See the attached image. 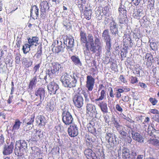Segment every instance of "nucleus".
Instances as JSON below:
<instances>
[{
  "label": "nucleus",
  "mask_w": 159,
  "mask_h": 159,
  "mask_svg": "<svg viewBox=\"0 0 159 159\" xmlns=\"http://www.w3.org/2000/svg\"><path fill=\"white\" fill-rule=\"evenodd\" d=\"M95 125V123L94 121L93 120L90 121L89 123L87 125V127L88 129L91 127H93Z\"/></svg>",
  "instance_id": "49"
},
{
  "label": "nucleus",
  "mask_w": 159,
  "mask_h": 159,
  "mask_svg": "<svg viewBox=\"0 0 159 159\" xmlns=\"http://www.w3.org/2000/svg\"><path fill=\"white\" fill-rule=\"evenodd\" d=\"M52 66L56 72H57L58 74L59 73V72H61L63 68L61 66V64L59 63L56 62L52 63Z\"/></svg>",
  "instance_id": "32"
},
{
  "label": "nucleus",
  "mask_w": 159,
  "mask_h": 159,
  "mask_svg": "<svg viewBox=\"0 0 159 159\" xmlns=\"http://www.w3.org/2000/svg\"><path fill=\"white\" fill-rule=\"evenodd\" d=\"M79 78L77 75H72L65 73L61 77V81L63 86L67 88H71L76 86L77 80Z\"/></svg>",
  "instance_id": "2"
},
{
  "label": "nucleus",
  "mask_w": 159,
  "mask_h": 159,
  "mask_svg": "<svg viewBox=\"0 0 159 159\" xmlns=\"http://www.w3.org/2000/svg\"><path fill=\"white\" fill-rule=\"evenodd\" d=\"M87 113L88 114L92 113L96 116L97 114L95 106L92 104H88L86 106Z\"/></svg>",
  "instance_id": "19"
},
{
  "label": "nucleus",
  "mask_w": 159,
  "mask_h": 159,
  "mask_svg": "<svg viewBox=\"0 0 159 159\" xmlns=\"http://www.w3.org/2000/svg\"><path fill=\"white\" fill-rule=\"evenodd\" d=\"M149 42L150 47L154 51L157 50L158 49L157 43H156L154 42H150V41H149Z\"/></svg>",
  "instance_id": "40"
},
{
  "label": "nucleus",
  "mask_w": 159,
  "mask_h": 159,
  "mask_svg": "<svg viewBox=\"0 0 159 159\" xmlns=\"http://www.w3.org/2000/svg\"><path fill=\"white\" fill-rule=\"evenodd\" d=\"M46 75H48L50 78H53L56 75H58L57 72L53 67L49 66L47 70Z\"/></svg>",
  "instance_id": "22"
},
{
  "label": "nucleus",
  "mask_w": 159,
  "mask_h": 159,
  "mask_svg": "<svg viewBox=\"0 0 159 159\" xmlns=\"http://www.w3.org/2000/svg\"><path fill=\"white\" fill-rule=\"evenodd\" d=\"M47 88L50 95L58 93V90L59 87L58 84L55 82L53 81L50 82L48 85Z\"/></svg>",
  "instance_id": "9"
},
{
  "label": "nucleus",
  "mask_w": 159,
  "mask_h": 159,
  "mask_svg": "<svg viewBox=\"0 0 159 159\" xmlns=\"http://www.w3.org/2000/svg\"><path fill=\"white\" fill-rule=\"evenodd\" d=\"M110 30L111 34L113 36L116 37L117 35H118V29H110Z\"/></svg>",
  "instance_id": "42"
},
{
  "label": "nucleus",
  "mask_w": 159,
  "mask_h": 159,
  "mask_svg": "<svg viewBox=\"0 0 159 159\" xmlns=\"http://www.w3.org/2000/svg\"><path fill=\"white\" fill-rule=\"evenodd\" d=\"M20 54H17L16 56L15 57L16 62V64H20V57H21Z\"/></svg>",
  "instance_id": "52"
},
{
  "label": "nucleus",
  "mask_w": 159,
  "mask_h": 159,
  "mask_svg": "<svg viewBox=\"0 0 159 159\" xmlns=\"http://www.w3.org/2000/svg\"><path fill=\"white\" fill-rule=\"evenodd\" d=\"M137 155V153L136 152V155L135 156H134L132 159H143V155H139L136 158V156Z\"/></svg>",
  "instance_id": "62"
},
{
  "label": "nucleus",
  "mask_w": 159,
  "mask_h": 159,
  "mask_svg": "<svg viewBox=\"0 0 159 159\" xmlns=\"http://www.w3.org/2000/svg\"><path fill=\"white\" fill-rule=\"evenodd\" d=\"M143 71L141 69V68L140 66L138 67H135V73L136 74L137 76L138 77L141 76L140 72L141 71Z\"/></svg>",
  "instance_id": "45"
},
{
  "label": "nucleus",
  "mask_w": 159,
  "mask_h": 159,
  "mask_svg": "<svg viewBox=\"0 0 159 159\" xmlns=\"http://www.w3.org/2000/svg\"><path fill=\"white\" fill-rule=\"evenodd\" d=\"M30 16L34 20L37 19L39 17V8L36 5H32L30 10Z\"/></svg>",
  "instance_id": "14"
},
{
  "label": "nucleus",
  "mask_w": 159,
  "mask_h": 159,
  "mask_svg": "<svg viewBox=\"0 0 159 159\" xmlns=\"http://www.w3.org/2000/svg\"><path fill=\"white\" fill-rule=\"evenodd\" d=\"M118 129H116L120 135L119 138L120 139H125L127 137L128 134L125 131V127L122 126Z\"/></svg>",
  "instance_id": "20"
},
{
  "label": "nucleus",
  "mask_w": 159,
  "mask_h": 159,
  "mask_svg": "<svg viewBox=\"0 0 159 159\" xmlns=\"http://www.w3.org/2000/svg\"><path fill=\"white\" fill-rule=\"evenodd\" d=\"M86 157L88 159H98L96 153L90 148L86 149L84 152Z\"/></svg>",
  "instance_id": "15"
},
{
  "label": "nucleus",
  "mask_w": 159,
  "mask_h": 159,
  "mask_svg": "<svg viewBox=\"0 0 159 159\" xmlns=\"http://www.w3.org/2000/svg\"><path fill=\"white\" fill-rule=\"evenodd\" d=\"M54 105L53 104H51V103H48L46 106V108L48 111H53L54 110Z\"/></svg>",
  "instance_id": "43"
},
{
  "label": "nucleus",
  "mask_w": 159,
  "mask_h": 159,
  "mask_svg": "<svg viewBox=\"0 0 159 159\" xmlns=\"http://www.w3.org/2000/svg\"><path fill=\"white\" fill-rule=\"evenodd\" d=\"M85 50L84 51V53L85 57L91 55V53L90 52H92L93 53H95L97 51H93L92 50H91V49H88L86 47H85Z\"/></svg>",
  "instance_id": "41"
},
{
  "label": "nucleus",
  "mask_w": 159,
  "mask_h": 159,
  "mask_svg": "<svg viewBox=\"0 0 159 159\" xmlns=\"http://www.w3.org/2000/svg\"><path fill=\"white\" fill-rule=\"evenodd\" d=\"M29 46V44L28 43H26L24 45H23L22 48V50L23 52V53L25 54H26L28 53V51H26V49H28V46Z\"/></svg>",
  "instance_id": "53"
},
{
  "label": "nucleus",
  "mask_w": 159,
  "mask_h": 159,
  "mask_svg": "<svg viewBox=\"0 0 159 159\" xmlns=\"http://www.w3.org/2000/svg\"><path fill=\"white\" fill-rule=\"evenodd\" d=\"M60 44L58 45L57 46L54 47L52 49V51L55 53H59L60 52H64L65 47L62 46V42L60 41Z\"/></svg>",
  "instance_id": "27"
},
{
  "label": "nucleus",
  "mask_w": 159,
  "mask_h": 159,
  "mask_svg": "<svg viewBox=\"0 0 159 159\" xmlns=\"http://www.w3.org/2000/svg\"><path fill=\"white\" fill-rule=\"evenodd\" d=\"M21 38H19V37H17V39L16 40V45L17 46V47L18 48H20V43H21V40H20Z\"/></svg>",
  "instance_id": "60"
},
{
  "label": "nucleus",
  "mask_w": 159,
  "mask_h": 159,
  "mask_svg": "<svg viewBox=\"0 0 159 159\" xmlns=\"http://www.w3.org/2000/svg\"><path fill=\"white\" fill-rule=\"evenodd\" d=\"M80 42L81 44H85V47L88 49H92L94 47V37L91 33H87L86 34L85 31L80 30Z\"/></svg>",
  "instance_id": "1"
},
{
  "label": "nucleus",
  "mask_w": 159,
  "mask_h": 159,
  "mask_svg": "<svg viewBox=\"0 0 159 159\" xmlns=\"http://www.w3.org/2000/svg\"><path fill=\"white\" fill-rule=\"evenodd\" d=\"M33 62L31 61H30L27 62H25L24 63V65H25L26 68H29L32 65Z\"/></svg>",
  "instance_id": "54"
},
{
  "label": "nucleus",
  "mask_w": 159,
  "mask_h": 159,
  "mask_svg": "<svg viewBox=\"0 0 159 159\" xmlns=\"http://www.w3.org/2000/svg\"><path fill=\"white\" fill-rule=\"evenodd\" d=\"M37 82V77L36 76H34L33 78L31 80L30 82L29 89L30 90H32L33 86L35 85Z\"/></svg>",
  "instance_id": "38"
},
{
  "label": "nucleus",
  "mask_w": 159,
  "mask_h": 159,
  "mask_svg": "<svg viewBox=\"0 0 159 159\" xmlns=\"http://www.w3.org/2000/svg\"><path fill=\"white\" fill-rule=\"evenodd\" d=\"M94 81V79L91 76H87L86 86L89 91H91L93 89Z\"/></svg>",
  "instance_id": "17"
},
{
  "label": "nucleus",
  "mask_w": 159,
  "mask_h": 159,
  "mask_svg": "<svg viewBox=\"0 0 159 159\" xmlns=\"http://www.w3.org/2000/svg\"><path fill=\"white\" fill-rule=\"evenodd\" d=\"M34 116H31L25 119L24 122L26 123V128L27 129H30L33 126V123L34 120Z\"/></svg>",
  "instance_id": "16"
},
{
  "label": "nucleus",
  "mask_w": 159,
  "mask_h": 159,
  "mask_svg": "<svg viewBox=\"0 0 159 159\" xmlns=\"http://www.w3.org/2000/svg\"><path fill=\"white\" fill-rule=\"evenodd\" d=\"M73 100L75 106L78 108L82 107L84 104V99L81 94L78 93L75 95L73 98Z\"/></svg>",
  "instance_id": "8"
},
{
  "label": "nucleus",
  "mask_w": 159,
  "mask_h": 159,
  "mask_svg": "<svg viewBox=\"0 0 159 159\" xmlns=\"http://www.w3.org/2000/svg\"><path fill=\"white\" fill-rule=\"evenodd\" d=\"M153 145L157 146L159 148V140L157 139H152Z\"/></svg>",
  "instance_id": "55"
},
{
  "label": "nucleus",
  "mask_w": 159,
  "mask_h": 159,
  "mask_svg": "<svg viewBox=\"0 0 159 159\" xmlns=\"http://www.w3.org/2000/svg\"><path fill=\"white\" fill-rule=\"evenodd\" d=\"M88 131L92 134H94L96 132V129L94 128V126L91 127L88 129Z\"/></svg>",
  "instance_id": "64"
},
{
  "label": "nucleus",
  "mask_w": 159,
  "mask_h": 159,
  "mask_svg": "<svg viewBox=\"0 0 159 159\" xmlns=\"http://www.w3.org/2000/svg\"><path fill=\"white\" fill-rule=\"evenodd\" d=\"M145 59L147 60L146 63L148 66H151L154 62V59L151 53H147L145 56Z\"/></svg>",
  "instance_id": "30"
},
{
  "label": "nucleus",
  "mask_w": 159,
  "mask_h": 159,
  "mask_svg": "<svg viewBox=\"0 0 159 159\" xmlns=\"http://www.w3.org/2000/svg\"><path fill=\"white\" fill-rule=\"evenodd\" d=\"M92 13V11L91 9H88V8L85 7L84 11V15L85 17L88 20L91 19V16Z\"/></svg>",
  "instance_id": "37"
},
{
  "label": "nucleus",
  "mask_w": 159,
  "mask_h": 159,
  "mask_svg": "<svg viewBox=\"0 0 159 159\" xmlns=\"http://www.w3.org/2000/svg\"><path fill=\"white\" fill-rule=\"evenodd\" d=\"M143 7L141 6L139 8L137 9V11L134 12L133 16L134 18L136 19H139L141 17L143 16V19L144 20V11L143 10Z\"/></svg>",
  "instance_id": "18"
},
{
  "label": "nucleus",
  "mask_w": 159,
  "mask_h": 159,
  "mask_svg": "<svg viewBox=\"0 0 159 159\" xmlns=\"http://www.w3.org/2000/svg\"><path fill=\"white\" fill-rule=\"evenodd\" d=\"M42 49V44L41 43L38 46L37 49V52L34 55V57L37 59L42 60V55H43Z\"/></svg>",
  "instance_id": "24"
},
{
  "label": "nucleus",
  "mask_w": 159,
  "mask_h": 159,
  "mask_svg": "<svg viewBox=\"0 0 159 159\" xmlns=\"http://www.w3.org/2000/svg\"><path fill=\"white\" fill-rule=\"evenodd\" d=\"M45 92L44 89L43 88H39L35 91V95L36 96L39 98L40 100L37 106L41 104L43 101L45 96Z\"/></svg>",
  "instance_id": "11"
},
{
  "label": "nucleus",
  "mask_w": 159,
  "mask_h": 159,
  "mask_svg": "<svg viewBox=\"0 0 159 159\" xmlns=\"http://www.w3.org/2000/svg\"><path fill=\"white\" fill-rule=\"evenodd\" d=\"M122 154H131V151L127 148L123 147L122 149Z\"/></svg>",
  "instance_id": "47"
},
{
  "label": "nucleus",
  "mask_w": 159,
  "mask_h": 159,
  "mask_svg": "<svg viewBox=\"0 0 159 159\" xmlns=\"http://www.w3.org/2000/svg\"><path fill=\"white\" fill-rule=\"evenodd\" d=\"M72 61L75 65H79L80 66H82V63L80 61V60L79 57L76 56H72L70 58Z\"/></svg>",
  "instance_id": "35"
},
{
  "label": "nucleus",
  "mask_w": 159,
  "mask_h": 159,
  "mask_svg": "<svg viewBox=\"0 0 159 159\" xmlns=\"http://www.w3.org/2000/svg\"><path fill=\"white\" fill-rule=\"evenodd\" d=\"M36 122L39 126H44L45 124L46 119L45 117L43 116H38L35 119Z\"/></svg>",
  "instance_id": "23"
},
{
  "label": "nucleus",
  "mask_w": 159,
  "mask_h": 159,
  "mask_svg": "<svg viewBox=\"0 0 159 159\" xmlns=\"http://www.w3.org/2000/svg\"><path fill=\"white\" fill-rule=\"evenodd\" d=\"M61 108L62 107L61 106ZM63 112L62 113V120L66 125H69L72 124L73 122V118L71 114L69 111L68 107L65 106L63 108H61Z\"/></svg>",
  "instance_id": "4"
},
{
  "label": "nucleus",
  "mask_w": 159,
  "mask_h": 159,
  "mask_svg": "<svg viewBox=\"0 0 159 159\" xmlns=\"http://www.w3.org/2000/svg\"><path fill=\"white\" fill-rule=\"evenodd\" d=\"M83 4H84L81 3V2L80 3V1H78L77 2V5H78V7L80 8V11L83 10L84 5Z\"/></svg>",
  "instance_id": "56"
},
{
  "label": "nucleus",
  "mask_w": 159,
  "mask_h": 159,
  "mask_svg": "<svg viewBox=\"0 0 159 159\" xmlns=\"http://www.w3.org/2000/svg\"><path fill=\"white\" fill-rule=\"evenodd\" d=\"M102 38L104 41L111 40L109 32L108 29L105 30L102 35Z\"/></svg>",
  "instance_id": "31"
},
{
  "label": "nucleus",
  "mask_w": 159,
  "mask_h": 159,
  "mask_svg": "<svg viewBox=\"0 0 159 159\" xmlns=\"http://www.w3.org/2000/svg\"><path fill=\"white\" fill-rule=\"evenodd\" d=\"M111 40H108L105 41L106 43V49H110L111 47Z\"/></svg>",
  "instance_id": "51"
},
{
  "label": "nucleus",
  "mask_w": 159,
  "mask_h": 159,
  "mask_svg": "<svg viewBox=\"0 0 159 159\" xmlns=\"http://www.w3.org/2000/svg\"><path fill=\"white\" fill-rule=\"evenodd\" d=\"M128 127L130 128L131 129V134L133 139L139 143H143L144 142V138L139 133L134 131L130 127Z\"/></svg>",
  "instance_id": "12"
},
{
  "label": "nucleus",
  "mask_w": 159,
  "mask_h": 159,
  "mask_svg": "<svg viewBox=\"0 0 159 159\" xmlns=\"http://www.w3.org/2000/svg\"><path fill=\"white\" fill-rule=\"evenodd\" d=\"M67 131L69 136L71 137H74L78 134V129L76 125L73 123L70 125Z\"/></svg>",
  "instance_id": "10"
},
{
  "label": "nucleus",
  "mask_w": 159,
  "mask_h": 159,
  "mask_svg": "<svg viewBox=\"0 0 159 159\" xmlns=\"http://www.w3.org/2000/svg\"><path fill=\"white\" fill-rule=\"evenodd\" d=\"M137 150L135 148H132L131 150V154H122L123 159H132L134 156L136 155Z\"/></svg>",
  "instance_id": "21"
},
{
  "label": "nucleus",
  "mask_w": 159,
  "mask_h": 159,
  "mask_svg": "<svg viewBox=\"0 0 159 159\" xmlns=\"http://www.w3.org/2000/svg\"><path fill=\"white\" fill-rule=\"evenodd\" d=\"M83 94L85 98V101L86 102H89V98L90 97V96L85 92H84L83 93Z\"/></svg>",
  "instance_id": "50"
},
{
  "label": "nucleus",
  "mask_w": 159,
  "mask_h": 159,
  "mask_svg": "<svg viewBox=\"0 0 159 159\" xmlns=\"http://www.w3.org/2000/svg\"><path fill=\"white\" fill-rule=\"evenodd\" d=\"M27 150V143L23 140L16 141L14 152L17 156H21L26 153Z\"/></svg>",
  "instance_id": "3"
},
{
  "label": "nucleus",
  "mask_w": 159,
  "mask_h": 159,
  "mask_svg": "<svg viewBox=\"0 0 159 159\" xmlns=\"http://www.w3.org/2000/svg\"><path fill=\"white\" fill-rule=\"evenodd\" d=\"M131 82L132 84H134L138 82V79L136 77L132 76L131 78Z\"/></svg>",
  "instance_id": "57"
},
{
  "label": "nucleus",
  "mask_w": 159,
  "mask_h": 159,
  "mask_svg": "<svg viewBox=\"0 0 159 159\" xmlns=\"http://www.w3.org/2000/svg\"><path fill=\"white\" fill-rule=\"evenodd\" d=\"M111 120L116 129L120 128V127L122 126V125L120 124L119 123V120H118L115 116L112 115L111 118Z\"/></svg>",
  "instance_id": "33"
},
{
  "label": "nucleus",
  "mask_w": 159,
  "mask_h": 159,
  "mask_svg": "<svg viewBox=\"0 0 159 159\" xmlns=\"http://www.w3.org/2000/svg\"><path fill=\"white\" fill-rule=\"evenodd\" d=\"M106 94L105 91L104 90H102L101 92V96L100 97L103 100L106 96Z\"/></svg>",
  "instance_id": "63"
},
{
  "label": "nucleus",
  "mask_w": 159,
  "mask_h": 159,
  "mask_svg": "<svg viewBox=\"0 0 159 159\" xmlns=\"http://www.w3.org/2000/svg\"><path fill=\"white\" fill-rule=\"evenodd\" d=\"M107 129L108 131L106 134V139L108 143L112 144L116 136L114 133L113 129H111V128H108Z\"/></svg>",
  "instance_id": "13"
},
{
  "label": "nucleus",
  "mask_w": 159,
  "mask_h": 159,
  "mask_svg": "<svg viewBox=\"0 0 159 159\" xmlns=\"http://www.w3.org/2000/svg\"><path fill=\"white\" fill-rule=\"evenodd\" d=\"M119 140L118 138L116 136V138H115V140H114L113 143L111 144V145H112L113 146H116L119 144Z\"/></svg>",
  "instance_id": "59"
},
{
  "label": "nucleus",
  "mask_w": 159,
  "mask_h": 159,
  "mask_svg": "<svg viewBox=\"0 0 159 159\" xmlns=\"http://www.w3.org/2000/svg\"><path fill=\"white\" fill-rule=\"evenodd\" d=\"M149 101L151 102L153 105H155L158 102L157 100L155 98H150L149 99Z\"/></svg>",
  "instance_id": "48"
},
{
  "label": "nucleus",
  "mask_w": 159,
  "mask_h": 159,
  "mask_svg": "<svg viewBox=\"0 0 159 159\" xmlns=\"http://www.w3.org/2000/svg\"><path fill=\"white\" fill-rule=\"evenodd\" d=\"M59 148L58 147L53 148L51 151V153L53 155L59 154Z\"/></svg>",
  "instance_id": "44"
},
{
  "label": "nucleus",
  "mask_w": 159,
  "mask_h": 159,
  "mask_svg": "<svg viewBox=\"0 0 159 159\" xmlns=\"http://www.w3.org/2000/svg\"><path fill=\"white\" fill-rule=\"evenodd\" d=\"M40 16L42 19H44L46 16V11L49 10L48 3L46 1L42 2L39 6Z\"/></svg>",
  "instance_id": "7"
},
{
  "label": "nucleus",
  "mask_w": 159,
  "mask_h": 159,
  "mask_svg": "<svg viewBox=\"0 0 159 159\" xmlns=\"http://www.w3.org/2000/svg\"><path fill=\"white\" fill-rule=\"evenodd\" d=\"M118 16H127L126 10L125 6L120 5L118 9Z\"/></svg>",
  "instance_id": "34"
},
{
  "label": "nucleus",
  "mask_w": 159,
  "mask_h": 159,
  "mask_svg": "<svg viewBox=\"0 0 159 159\" xmlns=\"http://www.w3.org/2000/svg\"><path fill=\"white\" fill-rule=\"evenodd\" d=\"M109 7L108 5H107L103 9L102 12L104 14V15L106 16V14H107L109 11Z\"/></svg>",
  "instance_id": "46"
},
{
  "label": "nucleus",
  "mask_w": 159,
  "mask_h": 159,
  "mask_svg": "<svg viewBox=\"0 0 159 159\" xmlns=\"http://www.w3.org/2000/svg\"><path fill=\"white\" fill-rule=\"evenodd\" d=\"M21 123L20 120L18 119H16L15 120V124L13 125L12 128V131H14V130H17L20 128V126Z\"/></svg>",
  "instance_id": "39"
},
{
  "label": "nucleus",
  "mask_w": 159,
  "mask_h": 159,
  "mask_svg": "<svg viewBox=\"0 0 159 159\" xmlns=\"http://www.w3.org/2000/svg\"><path fill=\"white\" fill-rule=\"evenodd\" d=\"M13 150V148L8 145L5 144L3 147L2 153L4 155H8L12 152Z\"/></svg>",
  "instance_id": "26"
},
{
  "label": "nucleus",
  "mask_w": 159,
  "mask_h": 159,
  "mask_svg": "<svg viewBox=\"0 0 159 159\" xmlns=\"http://www.w3.org/2000/svg\"><path fill=\"white\" fill-rule=\"evenodd\" d=\"M96 10L95 14L96 18L98 20H101L105 16V15L103 12H101V8L99 7L96 8Z\"/></svg>",
  "instance_id": "28"
},
{
  "label": "nucleus",
  "mask_w": 159,
  "mask_h": 159,
  "mask_svg": "<svg viewBox=\"0 0 159 159\" xmlns=\"http://www.w3.org/2000/svg\"><path fill=\"white\" fill-rule=\"evenodd\" d=\"M74 39L72 36H66V38L63 39V43L66 45V49L68 51H73V48L74 46Z\"/></svg>",
  "instance_id": "6"
},
{
  "label": "nucleus",
  "mask_w": 159,
  "mask_h": 159,
  "mask_svg": "<svg viewBox=\"0 0 159 159\" xmlns=\"http://www.w3.org/2000/svg\"><path fill=\"white\" fill-rule=\"evenodd\" d=\"M94 47H92L91 50L93 52L95 51H97L99 54H101L102 48L103 47V45L102 42H101L100 37L98 32L94 34Z\"/></svg>",
  "instance_id": "5"
},
{
  "label": "nucleus",
  "mask_w": 159,
  "mask_h": 159,
  "mask_svg": "<svg viewBox=\"0 0 159 159\" xmlns=\"http://www.w3.org/2000/svg\"><path fill=\"white\" fill-rule=\"evenodd\" d=\"M28 42L29 44H31L32 45H34V44H38L39 39L38 37L36 36L32 37V38H28L27 39Z\"/></svg>",
  "instance_id": "36"
},
{
  "label": "nucleus",
  "mask_w": 159,
  "mask_h": 159,
  "mask_svg": "<svg viewBox=\"0 0 159 159\" xmlns=\"http://www.w3.org/2000/svg\"><path fill=\"white\" fill-rule=\"evenodd\" d=\"M98 106L100 107L101 111L104 114L108 112V109L107 103L103 101L99 102L98 103Z\"/></svg>",
  "instance_id": "25"
},
{
  "label": "nucleus",
  "mask_w": 159,
  "mask_h": 159,
  "mask_svg": "<svg viewBox=\"0 0 159 159\" xmlns=\"http://www.w3.org/2000/svg\"><path fill=\"white\" fill-rule=\"evenodd\" d=\"M118 19L121 24L127 25L128 23L127 16H118Z\"/></svg>",
  "instance_id": "29"
},
{
  "label": "nucleus",
  "mask_w": 159,
  "mask_h": 159,
  "mask_svg": "<svg viewBox=\"0 0 159 159\" xmlns=\"http://www.w3.org/2000/svg\"><path fill=\"white\" fill-rule=\"evenodd\" d=\"M110 29H118V25L116 22H114L112 24L110 25Z\"/></svg>",
  "instance_id": "58"
},
{
  "label": "nucleus",
  "mask_w": 159,
  "mask_h": 159,
  "mask_svg": "<svg viewBox=\"0 0 159 159\" xmlns=\"http://www.w3.org/2000/svg\"><path fill=\"white\" fill-rule=\"evenodd\" d=\"M38 139V138L36 134H34L31 136V141L34 142L37 141Z\"/></svg>",
  "instance_id": "61"
}]
</instances>
